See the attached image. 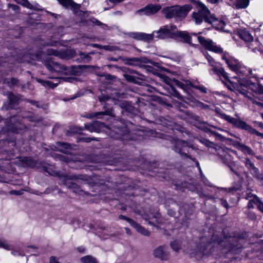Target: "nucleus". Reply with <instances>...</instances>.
I'll use <instances>...</instances> for the list:
<instances>
[{
  "label": "nucleus",
  "instance_id": "1",
  "mask_svg": "<svg viewBox=\"0 0 263 263\" xmlns=\"http://www.w3.org/2000/svg\"><path fill=\"white\" fill-rule=\"evenodd\" d=\"M235 79L236 81L230 80L228 82L222 80L221 81L229 89L237 90L244 97L247 98L252 103L261 106L262 103L255 101L252 95L248 92V90H250L257 94H263V86L258 83H252L246 79H238L237 78Z\"/></svg>",
  "mask_w": 263,
  "mask_h": 263
},
{
  "label": "nucleus",
  "instance_id": "2",
  "mask_svg": "<svg viewBox=\"0 0 263 263\" xmlns=\"http://www.w3.org/2000/svg\"><path fill=\"white\" fill-rule=\"evenodd\" d=\"M197 12L192 14L193 18L195 24H200L204 20L205 22L212 25L216 29L226 31L224 26L226 23L223 21L218 20L214 15L212 14L208 8L202 2L197 1L195 2Z\"/></svg>",
  "mask_w": 263,
  "mask_h": 263
},
{
  "label": "nucleus",
  "instance_id": "3",
  "mask_svg": "<svg viewBox=\"0 0 263 263\" xmlns=\"http://www.w3.org/2000/svg\"><path fill=\"white\" fill-rule=\"evenodd\" d=\"M141 36L146 41L154 40L156 39L175 38L180 37L184 42L190 43L191 37L185 31H178L176 26L167 25L162 27L159 30L154 31L151 34H142Z\"/></svg>",
  "mask_w": 263,
  "mask_h": 263
},
{
  "label": "nucleus",
  "instance_id": "4",
  "mask_svg": "<svg viewBox=\"0 0 263 263\" xmlns=\"http://www.w3.org/2000/svg\"><path fill=\"white\" fill-rule=\"evenodd\" d=\"M47 68L51 71H55L61 75H79L80 73V68L78 67L71 66L67 67L66 66L59 64L52 60H49L45 63Z\"/></svg>",
  "mask_w": 263,
  "mask_h": 263
},
{
  "label": "nucleus",
  "instance_id": "5",
  "mask_svg": "<svg viewBox=\"0 0 263 263\" xmlns=\"http://www.w3.org/2000/svg\"><path fill=\"white\" fill-rule=\"evenodd\" d=\"M222 59L226 61L229 68L237 73L243 74L246 71V67L239 61L231 57L228 53H224Z\"/></svg>",
  "mask_w": 263,
  "mask_h": 263
},
{
  "label": "nucleus",
  "instance_id": "6",
  "mask_svg": "<svg viewBox=\"0 0 263 263\" xmlns=\"http://www.w3.org/2000/svg\"><path fill=\"white\" fill-rule=\"evenodd\" d=\"M123 95L119 94V93H115L108 96L104 94H102L98 97L99 100L101 103L109 102V103L104 105V108H107L106 105L110 104L111 103H114L115 104L119 105L121 108H126L127 106V102L125 101H120V99L123 98Z\"/></svg>",
  "mask_w": 263,
  "mask_h": 263
},
{
  "label": "nucleus",
  "instance_id": "7",
  "mask_svg": "<svg viewBox=\"0 0 263 263\" xmlns=\"http://www.w3.org/2000/svg\"><path fill=\"white\" fill-rule=\"evenodd\" d=\"M204 54L205 58L207 59L209 65L213 67L209 71L210 74L213 75L216 74L220 79L223 78L226 81H227V82H228L229 80L228 73L224 71L222 68L218 67L216 62L208 53H204Z\"/></svg>",
  "mask_w": 263,
  "mask_h": 263
},
{
  "label": "nucleus",
  "instance_id": "8",
  "mask_svg": "<svg viewBox=\"0 0 263 263\" xmlns=\"http://www.w3.org/2000/svg\"><path fill=\"white\" fill-rule=\"evenodd\" d=\"M238 35L241 39L248 44V47L252 50H254L259 45V42L257 40H254L252 35L246 30H239Z\"/></svg>",
  "mask_w": 263,
  "mask_h": 263
},
{
  "label": "nucleus",
  "instance_id": "9",
  "mask_svg": "<svg viewBox=\"0 0 263 263\" xmlns=\"http://www.w3.org/2000/svg\"><path fill=\"white\" fill-rule=\"evenodd\" d=\"M198 40L202 46L210 51L217 53L223 52L222 48L217 46L211 40L206 39L204 37L198 36Z\"/></svg>",
  "mask_w": 263,
  "mask_h": 263
},
{
  "label": "nucleus",
  "instance_id": "10",
  "mask_svg": "<svg viewBox=\"0 0 263 263\" xmlns=\"http://www.w3.org/2000/svg\"><path fill=\"white\" fill-rule=\"evenodd\" d=\"M192 149H193L192 146L185 141L180 140H177L175 141V151L179 154L187 157V154Z\"/></svg>",
  "mask_w": 263,
  "mask_h": 263
},
{
  "label": "nucleus",
  "instance_id": "11",
  "mask_svg": "<svg viewBox=\"0 0 263 263\" xmlns=\"http://www.w3.org/2000/svg\"><path fill=\"white\" fill-rule=\"evenodd\" d=\"M153 254L155 257L161 260H166L169 257L168 249L166 246H160L157 247L153 250Z\"/></svg>",
  "mask_w": 263,
  "mask_h": 263
},
{
  "label": "nucleus",
  "instance_id": "12",
  "mask_svg": "<svg viewBox=\"0 0 263 263\" xmlns=\"http://www.w3.org/2000/svg\"><path fill=\"white\" fill-rule=\"evenodd\" d=\"M119 218L121 219H124L126 220L130 224L132 227L135 228L136 230V231L141 234L144 236H148L149 235V232L147 230H146L144 228L136 223L132 219L128 218L123 215H120Z\"/></svg>",
  "mask_w": 263,
  "mask_h": 263
},
{
  "label": "nucleus",
  "instance_id": "13",
  "mask_svg": "<svg viewBox=\"0 0 263 263\" xmlns=\"http://www.w3.org/2000/svg\"><path fill=\"white\" fill-rule=\"evenodd\" d=\"M72 80L71 77L64 78H55L52 79V80H47L42 81V85L44 86H48L51 88L56 87L59 83L61 81H70Z\"/></svg>",
  "mask_w": 263,
  "mask_h": 263
},
{
  "label": "nucleus",
  "instance_id": "14",
  "mask_svg": "<svg viewBox=\"0 0 263 263\" xmlns=\"http://www.w3.org/2000/svg\"><path fill=\"white\" fill-rule=\"evenodd\" d=\"M176 17L183 18L186 16L187 13L191 10L192 6L190 5H185L182 7L175 6Z\"/></svg>",
  "mask_w": 263,
  "mask_h": 263
},
{
  "label": "nucleus",
  "instance_id": "15",
  "mask_svg": "<svg viewBox=\"0 0 263 263\" xmlns=\"http://www.w3.org/2000/svg\"><path fill=\"white\" fill-rule=\"evenodd\" d=\"M218 154L221 157V159L224 163L229 164L232 162V154H234V152L227 149L226 151L221 149H219Z\"/></svg>",
  "mask_w": 263,
  "mask_h": 263
},
{
  "label": "nucleus",
  "instance_id": "16",
  "mask_svg": "<svg viewBox=\"0 0 263 263\" xmlns=\"http://www.w3.org/2000/svg\"><path fill=\"white\" fill-rule=\"evenodd\" d=\"M160 9V7L158 5H149L144 9L140 10L137 12L141 14L149 15L157 12Z\"/></svg>",
  "mask_w": 263,
  "mask_h": 263
},
{
  "label": "nucleus",
  "instance_id": "17",
  "mask_svg": "<svg viewBox=\"0 0 263 263\" xmlns=\"http://www.w3.org/2000/svg\"><path fill=\"white\" fill-rule=\"evenodd\" d=\"M0 248H4L7 250H12L11 253L15 256L24 255V253L22 251L16 252L13 250L11 245H10L7 241L5 240H0Z\"/></svg>",
  "mask_w": 263,
  "mask_h": 263
},
{
  "label": "nucleus",
  "instance_id": "18",
  "mask_svg": "<svg viewBox=\"0 0 263 263\" xmlns=\"http://www.w3.org/2000/svg\"><path fill=\"white\" fill-rule=\"evenodd\" d=\"M104 126V124L100 122H95L85 125V128L90 132H99L100 128Z\"/></svg>",
  "mask_w": 263,
  "mask_h": 263
},
{
  "label": "nucleus",
  "instance_id": "19",
  "mask_svg": "<svg viewBox=\"0 0 263 263\" xmlns=\"http://www.w3.org/2000/svg\"><path fill=\"white\" fill-rule=\"evenodd\" d=\"M245 163L246 166L250 170L251 173L252 175L256 177H259L258 170L254 166V163H252L250 159H246Z\"/></svg>",
  "mask_w": 263,
  "mask_h": 263
},
{
  "label": "nucleus",
  "instance_id": "20",
  "mask_svg": "<svg viewBox=\"0 0 263 263\" xmlns=\"http://www.w3.org/2000/svg\"><path fill=\"white\" fill-rule=\"evenodd\" d=\"M253 203L256 204L259 210L263 212V202H262L256 196L254 197L253 199L249 201L248 206L249 208L253 207Z\"/></svg>",
  "mask_w": 263,
  "mask_h": 263
},
{
  "label": "nucleus",
  "instance_id": "21",
  "mask_svg": "<svg viewBox=\"0 0 263 263\" xmlns=\"http://www.w3.org/2000/svg\"><path fill=\"white\" fill-rule=\"evenodd\" d=\"M216 112L217 114L219 115V116L222 119H224L225 120L227 121L229 123L232 124L233 125H235V123L237 119L234 118L229 115H227L224 113L221 112L218 110L216 109Z\"/></svg>",
  "mask_w": 263,
  "mask_h": 263
},
{
  "label": "nucleus",
  "instance_id": "22",
  "mask_svg": "<svg viewBox=\"0 0 263 263\" xmlns=\"http://www.w3.org/2000/svg\"><path fill=\"white\" fill-rule=\"evenodd\" d=\"M164 14L166 17L170 18L172 17H176V8L175 6L170 8H167L164 10Z\"/></svg>",
  "mask_w": 263,
  "mask_h": 263
},
{
  "label": "nucleus",
  "instance_id": "23",
  "mask_svg": "<svg viewBox=\"0 0 263 263\" xmlns=\"http://www.w3.org/2000/svg\"><path fill=\"white\" fill-rule=\"evenodd\" d=\"M56 148L58 151L66 153H68V150L70 148V145L66 143L58 142Z\"/></svg>",
  "mask_w": 263,
  "mask_h": 263
},
{
  "label": "nucleus",
  "instance_id": "24",
  "mask_svg": "<svg viewBox=\"0 0 263 263\" xmlns=\"http://www.w3.org/2000/svg\"><path fill=\"white\" fill-rule=\"evenodd\" d=\"M63 7L66 8H73L76 4L72 0H57Z\"/></svg>",
  "mask_w": 263,
  "mask_h": 263
},
{
  "label": "nucleus",
  "instance_id": "25",
  "mask_svg": "<svg viewBox=\"0 0 263 263\" xmlns=\"http://www.w3.org/2000/svg\"><path fill=\"white\" fill-rule=\"evenodd\" d=\"M235 5L237 8H245L249 3V0H235Z\"/></svg>",
  "mask_w": 263,
  "mask_h": 263
},
{
  "label": "nucleus",
  "instance_id": "26",
  "mask_svg": "<svg viewBox=\"0 0 263 263\" xmlns=\"http://www.w3.org/2000/svg\"><path fill=\"white\" fill-rule=\"evenodd\" d=\"M110 115L111 114V110L108 109L107 110H106L105 111H101V112H96L95 113H92L89 115H88L86 116V117L88 118H92L93 117H97L99 118L100 117H98L100 115Z\"/></svg>",
  "mask_w": 263,
  "mask_h": 263
},
{
  "label": "nucleus",
  "instance_id": "27",
  "mask_svg": "<svg viewBox=\"0 0 263 263\" xmlns=\"http://www.w3.org/2000/svg\"><path fill=\"white\" fill-rule=\"evenodd\" d=\"M81 260L83 263H98L96 259L90 255H87L81 258Z\"/></svg>",
  "mask_w": 263,
  "mask_h": 263
},
{
  "label": "nucleus",
  "instance_id": "28",
  "mask_svg": "<svg viewBox=\"0 0 263 263\" xmlns=\"http://www.w3.org/2000/svg\"><path fill=\"white\" fill-rule=\"evenodd\" d=\"M234 125L246 130H247L249 126L246 122L238 119L236 120Z\"/></svg>",
  "mask_w": 263,
  "mask_h": 263
},
{
  "label": "nucleus",
  "instance_id": "29",
  "mask_svg": "<svg viewBox=\"0 0 263 263\" xmlns=\"http://www.w3.org/2000/svg\"><path fill=\"white\" fill-rule=\"evenodd\" d=\"M186 85L187 86H189L195 88L196 89H198L202 92H206V89L204 86H198V85H194L191 82H188V81L186 82Z\"/></svg>",
  "mask_w": 263,
  "mask_h": 263
},
{
  "label": "nucleus",
  "instance_id": "30",
  "mask_svg": "<svg viewBox=\"0 0 263 263\" xmlns=\"http://www.w3.org/2000/svg\"><path fill=\"white\" fill-rule=\"evenodd\" d=\"M16 2L23 6L30 9H33V6L27 0H15Z\"/></svg>",
  "mask_w": 263,
  "mask_h": 263
},
{
  "label": "nucleus",
  "instance_id": "31",
  "mask_svg": "<svg viewBox=\"0 0 263 263\" xmlns=\"http://www.w3.org/2000/svg\"><path fill=\"white\" fill-rule=\"evenodd\" d=\"M239 148V149L241 150L245 154H253L252 150L248 146H247L244 145H240Z\"/></svg>",
  "mask_w": 263,
  "mask_h": 263
},
{
  "label": "nucleus",
  "instance_id": "32",
  "mask_svg": "<svg viewBox=\"0 0 263 263\" xmlns=\"http://www.w3.org/2000/svg\"><path fill=\"white\" fill-rule=\"evenodd\" d=\"M8 99H9L11 104L16 103L20 99L18 96H14L11 93L8 94Z\"/></svg>",
  "mask_w": 263,
  "mask_h": 263
},
{
  "label": "nucleus",
  "instance_id": "33",
  "mask_svg": "<svg viewBox=\"0 0 263 263\" xmlns=\"http://www.w3.org/2000/svg\"><path fill=\"white\" fill-rule=\"evenodd\" d=\"M171 246L174 251H178L180 249V243L178 241H174L171 243Z\"/></svg>",
  "mask_w": 263,
  "mask_h": 263
},
{
  "label": "nucleus",
  "instance_id": "34",
  "mask_svg": "<svg viewBox=\"0 0 263 263\" xmlns=\"http://www.w3.org/2000/svg\"><path fill=\"white\" fill-rule=\"evenodd\" d=\"M247 130L249 131L251 134H256V135L260 136L263 138V134L259 133L256 129L251 127L250 126H249V128H248Z\"/></svg>",
  "mask_w": 263,
  "mask_h": 263
},
{
  "label": "nucleus",
  "instance_id": "35",
  "mask_svg": "<svg viewBox=\"0 0 263 263\" xmlns=\"http://www.w3.org/2000/svg\"><path fill=\"white\" fill-rule=\"evenodd\" d=\"M48 53L50 55H54L56 56L59 55L58 51L53 50V49H49L48 50Z\"/></svg>",
  "mask_w": 263,
  "mask_h": 263
},
{
  "label": "nucleus",
  "instance_id": "36",
  "mask_svg": "<svg viewBox=\"0 0 263 263\" xmlns=\"http://www.w3.org/2000/svg\"><path fill=\"white\" fill-rule=\"evenodd\" d=\"M92 46L93 47H99L100 48H101V49H104L105 50H110L109 47L107 46H101L97 45V44H93Z\"/></svg>",
  "mask_w": 263,
  "mask_h": 263
},
{
  "label": "nucleus",
  "instance_id": "37",
  "mask_svg": "<svg viewBox=\"0 0 263 263\" xmlns=\"http://www.w3.org/2000/svg\"><path fill=\"white\" fill-rule=\"evenodd\" d=\"M50 263H60L58 258L55 256H51L50 258Z\"/></svg>",
  "mask_w": 263,
  "mask_h": 263
},
{
  "label": "nucleus",
  "instance_id": "38",
  "mask_svg": "<svg viewBox=\"0 0 263 263\" xmlns=\"http://www.w3.org/2000/svg\"><path fill=\"white\" fill-rule=\"evenodd\" d=\"M125 77L126 78V79L129 81H133V77L131 76H129V75H128V74H125Z\"/></svg>",
  "mask_w": 263,
  "mask_h": 263
},
{
  "label": "nucleus",
  "instance_id": "39",
  "mask_svg": "<svg viewBox=\"0 0 263 263\" xmlns=\"http://www.w3.org/2000/svg\"><path fill=\"white\" fill-rule=\"evenodd\" d=\"M221 202L222 205L223 206H224L226 208H228V203H227V202L226 201L221 200Z\"/></svg>",
  "mask_w": 263,
  "mask_h": 263
},
{
  "label": "nucleus",
  "instance_id": "40",
  "mask_svg": "<svg viewBox=\"0 0 263 263\" xmlns=\"http://www.w3.org/2000/svg\"><path fill=\"white\" fill-rule=\"evenodd\" d=\"M125 230L126 233L127 235H132V232L129 228H125Z\"/></svg>",
  "mask_w": 263,
  "mask_h": 263
},
{
  "label": "nucleus",
  "instance_id": "41",
  "mask_svg": "<svg viewBox=\"0 0 263 263\" xmlns=\"http://www.w3.org/2000/svg\"><path fill=\"white\" fill-rule=\"evenodd\" d=\"M11 82L12 85H15L17 83V80L15 79H11Z\"/></svg>",
  "mask_w": 263,
  "mask_h": 263
},
{
  "label": "nucleus",
  "instance_id": "42",
  "mask_svg": "<svg viewBox=\"0 0 263 263\" xmlns=\"http://www.w3.org/2000/svg\"><path fill=\"white\" fill-rule=\"evenodd\" d=\"M10 8H11L14 10H16L17 9V6L13 5H10Z\"/></svg>",
  "mask_w": 263,
  "mask_h": 263
},
{
  "label": "nucleus",
  "instance_id": "43",
  "mask_svg": "<svg viewBox=\"0 0 263 263\" xmlns=\"http://www.w3.org/2000/svg\"><path fill=\"white\" fill-rule=\"evenodd\" d=\"M207 1L212 4H215L218 2V0H207Z\"/></svg>",
  "mask_w": 263,
  "mask_h": 263
},
{
  "label": "nucleus",
  "instance_id": "44",
  "mask_svg": "<svg viewBox=\"0 0 263 263\" xmlns=\"http://www.w3.org/2000/svg\"><path fill=\"white\" fill-rule=\"evenodd\" d=\"M149 223L150 224H155V223H158V221L157 220H156V221H149Z\"/></svg>",
  "mask_w": 263,
  "mask_h": 263
},
{
  "label": "nucleus",
  "instance_id": "45",
  "mask_svg": "<svg viewBox=\"0 0 263 263\" xmlns=\"http://www.w3.org/2000/svg\"><path fill=\"white\" fill-rule=\"evenodd\" d=\"M28 165L30 167H33L34 166V164L33 163V162L29 163L28 164Z\"/></svg>",
  "mask_w": 263,
  "mask_h": 263
},
{
  "label": "nucleus",
  "instance_id": "46",
  "mask_svg": "<svg viewBox=\"0 0 263 263\" xmlns=\"http://www.w3.org/2000/svg\"><path fill=\"white\" fill-rule=\"evenodd\" d=\"M84 250V248H78V251L79 252H83Z\"/></svg>",
  "mask_w": 263,
  "mask_h": 263
},
{
  "label": "nucleus",
  "instance_id": "47",
  "mask_svg": "<svg viewBox=\"0 0 263 263\" xmlns=\"http://www.w3.org/2000/svg\"><path fill=\"white\" fill-rule=\"evenodd\" d=\"M67 51L71 53V57L73 56V52H74L73 51Z\"/></svg>",
  "mask_w": 263,
  "mask_h": 263
},
{
  "label": "nucleus",
  "instance_id": "48",
  "mask_svg": "<svg viewBox=\"0 0 263 263\" xmlns=\"http://www.w3.org/2000/svg\"><path fill=\"white\" fill-rule=\"evenodd\" d=\"M28 249H36V248L34 247L30 246V247H28Z\"/></svg>",
  "mask_w": 263,
  "mask_h": 263
},
{
  "label": "nucleus",
  "instance_id": "49",
  "mask_svg": "<svg viewBox=\"0 0 263 263\" xmlns=\"http://www.w3.org/2000/svg\"><path fill=\"white\" fill-rule=\"evenodd\" d=\"M116 14H121V12L120 11H117L115 12Z\"/></svg>",
  "mask_w": 263,
  "mask_h": 263
},
{
  "label": "nucleus",
  "instance_id": "50",
  "mask_svg": "<svg viewBox=\"0 0 263 263\" xmlns=\"http://www.w3.org/2000/svg\"><path fill=\"white\" fill-rule=\"evenodd\" d=\"M90 138H87V139H86V142H89V141H90Z\"/></svg>",
  "mask_w": 263,
  "mask_h": 263
},
{
  "label": "nucleus",
  "instance_id": "51",
  "mask_svg": "<svg viewBox=\"0 0 263 263\" xmlns=\"http://www.w3.org/2000/svg\"><path fill=\"white\" fill-rule=\"evenodd\" d=\"M144 218L145 219H151V218H150V217H148V218L144 217Z\"/></svg>",
  "mask_w": 263,
  "mask_h": 263
},
{
  "label": "nucleus",
  "instance_id": "52",
  "mask_svg": "<svg viewBox=\"0 0 263 263\" xmlns=\"http://www.w3.org/2000/svg\"><path fill=\"white\" fill-rule=\"evenodd\" d=\"M183 85H184V84H180V86H181V87H182V88H183Z\"/></svg>",
  "mask_w": 263,
  "mask_h": 263
},
{
  "label": "nucleus",
  "instance_id": "53",
  "mask_svg": "<svg viewBox=\"0 0 263 263\" xmlns=\"http://www.w3.org/2000/svg\"><path fill=\"white\" fill-rule=\"evenodd\" d=\"M249 72L250 74L251 73V70L249 69Z\"/></svg>",
  "mask_w": 263,
  "mask_h": 263
},
{
  "label": "nucleus",
  "instance_id": "54",
  "mask_svg": "<svg viewBox=\"0 0 263 263\" xmlns=\"http://www.w3.org/2000/svg\"><path fill=\"white\" fill-rule=\"evenodd\" d=\"M165 81H166V83H169L166 79H165Z\"/></svg>",
  "mask_w": 263,
  "mask_h": 263
},
{
  "label": "nucleus",
  "instance_id": "55",
  "mask_svg": "<svg viewBox=\"0 0 263 263\" xmlns=\"http://www.w3.org/2000/svg\"><path fill=\"white\" fill-rule=\"evenodd\" d=\"M85 58H88V55H86V57H85Z\"/></svg>",
  "mask_w": 263,
  "mask_h": 263
},
{
  "label": "nucleus",
  "instance_id": "56",
  "mask_svg": "<svg viewBox=\"0 0 263 263\" xmlns=\"http://www.w3.org/2000/svg\"><path fill=\"white\" fill-rule=\"evenodd\" d=\"M258 176H259L258 175ZM257 178H259V177H257ZM260 179H261V177H260Z\"/></svg>",
  "mask_w": 263,
  "mask_h": 263
},
{
  "label": "nucleus",
  "instance_id": "57",
  "mask_svg": "<svg viewBox=\"0 0 263 263\" xmlns=\"http://www.w3.org/2000/svg\"><path fill=\"white\" fill-rule=\"evenodd\" d=\"M229 191H230L232 190V189H229Z\"/></svg>",
  "mask_w": 263,
  "mask_h": 263
},
{
  "label": "nucleus",
  "instance_id": "58",
  "mask_svg": "<svg viewBox=\"0 0 263 263\" xmlns=\"http://www.w3.org/2000/svg\"><path fill=\"white\" fill-rule=\"evenodd\" d=\"M14 132H15V130H14ZM16 133H18V131H16Z\"/></svg>",
  "mask_w": 263,
  "mask_h": 263
},
{
  "label": "nucleus",
  "instance_id": "59",
  "mask_svg": "<svg viewBox=\"0 0 263 263\" xmlns=\"http://www.w3.org/2000/svg\"><path fill=\"white\" fill-rule=\"evenodd\" d=\"M230 1H231V2H233V1H234V0H230Z\"/></svg>",
  "mask_w": 263,
  "mask_h": 263
}]
</instances>
